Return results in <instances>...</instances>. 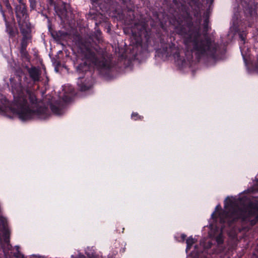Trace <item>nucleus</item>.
I'll list each match as a JSON object with an SVG mask.
<instances>
[{
  "mask_svg": "<svg viewBox=\"0 0 258 258\" xmlns=\"http://www.w3.org/2000/svg\"><path fill=\"white\" fill-rule=\"evenodd\" d=\"M192 14L194 19L189 12V8L181 5V12L176 19L174 28L176 33L183 38L185 45L192 44V48L189 52L191 54L189 58H192V53L195 52L198 59L205 55L213 59H217L221 54L220 46L208 36V32L211 29L209 26V12L206 11L203 15V38L201 37L202 15L200 8L198 7L194 9Z\"/></svg>",
  "mask_w": 258,
  "mask_h": 258,
  "instance_id": "1",
  "label": "nucleus"
},
{
  "mask_svg": "<svg viewBox=\"0 0 258 258\" xmlns=\"http://www.w3.org/2000/svg\"><path fill=\"white\" fill-rule=\"evenodd\" d=\"M12 93L14 101L10 108L21 120L46 119L49 117L48 108L39 106L36 96L21 83L12 86Z\"/></svg>",
  "mask_w": 258,
  "mask_h": 258,
  "instance_id": "2",
  "label": "nucleus"
},
{
  "mask_svg": "<svg viewBox=\"0 0 258 258\" xmlns=\"http://www.w3.org/2000/svg\"><path fill=\"white\" fill-rule=\"evenodd\" d=\"M101 41L102 32L97 30L88 37L82 38L80 47L85 58L94 64L100 73L104 76L110 77L114 65L111 58L99 45Z\"/></svg>",
  "mask_w": 258,
  "mask_h": 258,
  "instance_id": "3",
  "label": "nucleus"
},
{
  "mask_svg": "<svg viewBox=\"0 0 258 258\" xmlns=\"http://www.w3.org/2000/svg\"><path fill=\"white\" fill-rule=\"evenodd\" d=\"M225 210L218 214L221 224H226L229 227L235 226L237 222H249L251 226L258 223V204L250 202L240 207L235 201L227 197L224 202Z\"/></svg>",
  "mask_w": 258,
  "mask_h": 258,
  "instance_id": "4",
  "label": "nucleus"
},
{
  "mask_svg": "<svg viewBox=\"0 0 258 258\" xmlns=\"http://www.w3.org/2000/svg\"><path fill=\"white\" fill-rule=\"evenodd\" d=\"M133 38L136 46H142L144 39L149 42L151 32L143 25L136 24L131 29Z\"/></svg>",
  "mask_w": 258,
  "mask_h": 258,
  "instance_id": "5",
  "label": "nucleus"
},
{
  "mask_svg": "<svg viewBox=\"0 0 258 258\" xmlns=\"http://www.w3.org/2000/svg\"><path fill=\"white\" fill-rule=\"evenodd\" d=\"M91 4L97 12H89L88 14V19L97 20L99 16L98 11L102 12L107 11L109 8V4L105 0H91Z\"/></svg>",
  "mask_w": 258,
  "mask_h": 258,
  "instance_id": "6",
  "label": "nucleus"
},
{
  "mask_svg": "<svg viewBox=\"0 0 258 258\" xmlns=\"http://www.w3.org/2000/svg\"><path fill=\"white\" fill-rule=\"evenodd\" d=\"M162 53L166 57L172 56L175 60L183 61L184 59L180 55V49L174 43L166 44L162 47Z\"/></svg>",
  "mask_w": 258,
  "mask_h": 258,
  "instance_id": "7",
  "label": "nucleus"
},
{
  "mask_svg": "<svg viewBox=\"0 0 258 258\" xmlns=\"http://www.w3.org/2000/svg\"><path fill=\"white\" fill-rule=\"evenodd\" d=\"M242 9L243 12L247 19V21L244 24V28L236 27L235 28V31L238 33L240 40L243 42V44H244L246 39V36L248 33L247 31L246 30V27H251L252 26V23L250 21V20L254 12V7H253V12L251 15L246 14L243 7H242Z\"/></svg>",
  "mask_w": 258,
  "mask_h": 258,
  "instance_id": "8",
  "label": "nucleus"
},
{
  "mask_svg": "<svg viewBox=\"0 0 258 258\" xmlns=\"http://www.w3.org/2000/svg\"><path fill=\"white\" fill-rule=\"evenodd\" d=\"M19 4L15 6V11L17 22H21L24 20H27L29 17L27 12V6L22 2V0H19Z\"/></svg>",
  "mask_w": 258,
  "mask_h": 258,
  "instance_id": "9",
  "label": "nucleus"
},
{
  "mask_svg": "<svg viewBox=\"0 0 258 258\" xmlns=\"http://www.w3.org/2000/svg\"><path fill=\"white\" fill-rule=\"evenodd\" d=\"M27 70L30 78L33 82L32 85L40 81L41 71L39 68L32 66L30 68L27 67Z\"/></svg>",
  "mask_w": 258,
  "mask_h": 258,
  "instance_id": "10",
  "label": "nucleus"
},
{
  "mask_svg": "<svg viewBox=\"0 0 258 258\" xmlns=\"http://www.w3.org/2000/svg\"><path fill=\"white\" fill-rule=\"evenodd\" d=\"M236 2L240 4L246 14L251 15L253 12V7L257 4V0H236Z\"/></svg>",
  "mask_w": 258,
  "mask_h": 258,
  "instance_id": "11",
  "label": "nucleus"
},
{
  "mask_svg": "<svg viewBox=\"0 0 258 258\" xmlns=\"http://www.w3.org/2000/svg\"><path fill=\"white\" fill-rule=\"evenodd\" d=\"M18 23L20 32L23 36L22 37L31 38L30 33L31 29L30 24L28 23L27 20L18 22Z\"/></svg>",
  "mask_w": 258,
  "mask_h": 258,
  "instance_id": "12",
  "label": "nucleus"
},
{
  "mask_svg": "<svg viewBox=\"0 0 258 258\" xmlns=\"http://www.w3.org/2000/svg\"><path fill=\"white\" fill-rule=\"evenodd\" d=\"M77 85L80 91H86L89 90L92 86L91 80L84 79V77H79L77 81Z\"/></svg>",
  "mask_w": 258,
  "mask_h": 258,
  "instance_id": "13",
  "label": "nucleus"
},
{
  "mask_svg": "<svg viewBox=\"0 0 258 258\" xmlns=\"http://www.w3.org/2000/svg\"><path fill=\"white\" fill-rule=\"evenodd\" d=\"M4 20L6 22V32L8 34L10 38H14L18 34L17 29L8 22L6 19Z\"/></svg>",
  "mask_w": 258,
  "mask_h": 258,
  "instance_id": "14",
  "label": "nucleus"
},
{
  "mask_svg": "<svg viewBox=\"0 0 258 258\" xmlns=\"http://www.w3.org/2000/svg\"><path fill=\"white\" fill-rule=\"evenodd\" d=\"M90 66L86 61H83L76 67L77 72L79 74L87 73L89 72Z\"/></svg>",
  "mask_w": 258,
  "mask_h": 258,
  "instance_id": "15",
  "label": "nucleus"
},
{
  "mask_svg": "<svg viewBox=\"0 0 258 258\" xmlns=\"http://www.w3.org/2000/svg\"><path fill=\"white\" fill-rule=\"evenodd\" d=\"M3 231L4 242L7 244V250H9L12 247V245L10 243V231L8 228L3 229Z\"/></svg>",
  "mask_w": 258,
  "mask_h": 258,
  "instance_id": "16",
  "label": "nucleus"
},
{
  "mask_svg": "<svg viewBox=\"0 0 258 258\" xmlns=\"http://www.w3.org/2000/svg\"><path fill=\"white\" fill-rule=\"evenodd\" d=\"M50 107L51 111L54 114L60 115L61 113L62 109L59 107L52 104L50 105Z\"/></svg>",
  "mask_w": 258,
  "mask_h": 258,
  "instance_id": "17",
  "label": "nucleus"
},
{
  "mask_svg": "<svg viewBox=\"0 0 258 258\" xmlns=\"http://www.w3.org/2000/svg\"><path fill=\"white\" fill-rule=\"evenodd\" d=\"M31 38H25L22 37L20 49H27V47L28 45V40L30 39Z\"/></svg>",
  "mask_w": 258,
  "mask_h": 258,
  "instance_id": "18",
  "label": "nucleus"
},
{
  "mask_svg": "<svg viewBox=\"0 0 258 258\" xmlns=\"http://www.w3.org/2000/svg\"><path fill=\"white\" fill-rule=\"evenodd\" d=\"M195 243V240L194 239L191 237H188L186 240V251H188L190 250L191 246Z\"/></svg>",
  "mask_w": 258,
  "mask_h": 258,
  "instance_id": "19",
  "label": "nucleus"
},
{
  "mask_svg": "<svg viewBox=\"0 0 258 258\" xmlns=\"http://www.w3.org/2000/svg\"><path fill=\"white\" fill-rule=\"evenodd\" d=\"M0 225L2 226L3 229L8 228L7 220L3 216H0Z\"/></svg>",
  "mask_w": 258,
  "mask_h": 258,
  "instance_id": "20",
  "label": "nucleus"
},
{
  "mask_svg": "<svg viewBox=\"0 0 258 258\" xmlns=\"http://www.w3.org/2000/svg\"><path fill=\"white\" fill-rule=\"evenodd\" d=\"M56 12L57 13V15L59 17L61 16H64L67 14V10L63 8V9H56Z\"/></svg>",
  "mask_w": 258,
  "mask_h": 258,
  "instance_id": "21",
  "label": "nucleus"
},
{
  "mask_svg": "<svg viewBox=\"0 0 258 258\" xmlns=\"http://www.w3.org/2000/svg\"><path fill=\"white\" fill-rule=\"evenodd\" d=\"M131 117L134 120H142L144 118L143 116L140 115L137 112H133Z\"/></svg>",
  "mask_w": 258,
  "mask_h": 258,
  "instance_id": "22",
  "label": "nucleus"
},
{
  "mask_svg": "<svg viewBox=\"0 0 258 258\" xmlns=\"http://www.w3.org/2000/svg\"><path fill=\"white\" fill-rule=\"evenodd\" d=\"M4 4L9 13H13L12 8L9 2V0H2Z\"/></svg>",
  "mask_w": 258,
  "mask_h": 258,
  "instance_id": "23",
  "label": "nucleus"
},
{
  "mask_svg": "<svg viewBox=\"0 0 258 258\" xmlns=\"http://www.w3.org/2000/svg\"><path fill=\"white\" fill-rule=\"evenodd\" d=\"M20 53L22 58L27 59L29 57V54L27 49H19Z\"/></svg>",
  "mask_w": 258,
  "mask_h": 258,
  "instance_id": "24",
  "label": "nucleus"
},
{
  "mask_svg": "<svg viewBox=\"0 0 258 258\" xmlns=\"http://www.w3.org/2000/svg\"><path fill=\"white\" fill-rule=\"evenodd\" d=\"M220 209H221V207L220 205H218L215 208V211L214 212H213L211 215V217H212V219H217V214H216V212H218Z\"/></svg>",
  "mask_w": 258,
  "mask_h": 258,
  "instance_id": "25",
  "label": "nucleus"
},
{
  "mask_svg": "<svg viewBox=\"0 0 258 258\" xmlns=\"http://www.w3.org/2000/svg\"><path fill=\"white\" fill-rule=\"evenodd\" d=\"M30 3V7L31 10H34L36 7V0H29Z\"/></svg>",
  "mask_w": 258,
  "mask_h": 258,
  "instance_id": "26",
  "label": "nucleus"
},
{
  "mask_svg": "<svg viewBox=\"0 0 258 258\" xmlns=\"http://www.w3.org/2000/svg\"><path fill=\"white\" fill-rule=\"evenodd\" d=\"M14 256L17 258H25L24 255L19 250L15 252Z\"/></svg>",
  "mask_w": 258,
  "mask_h": 258,
  "instance_id": "27",
  "label": "nucleus"
},
{
  "mask_svg": "<svg viewBox=\"0 0 258 258\" xmlns=\"http://www.w3.org/2000/svg\"><path fill=\"white\" fill-rule=\"evenodd\" d=\"M252 258H258V245L253 252Z\"/></svg>",
  "mask_w": 258,
  "mask_h": 258,
  "instance_id": "28",
  "label": "nucleus"
},
{
  "mask_svg": "<svg viewBox=\"0 0 258 258\" xmlns=\"http://www.w3.org/2000/svg\"><path fill=\"white\" fill-rule=\"evenodd\" d=\"M216 241L217 243L219 244H222L224 241L223 239H222V237L220 235L217 236V237L216 238Z\"/></svg>",
  "mask_w": 258,
  "mask_h": 258,
  "instance_id": "29",
  "label": "nucleus"
},
{
  "mask_svg": "<svg viewBox=\"0 0 258 258\" xmlns=\"http://www.w3.org/2000/svg\"><path fill=\"white\" fill-rule=\"evenodd\" d=\"M62 100L65 102H69L71 101V98L70 97L64 96L62 98Z\"/></svg>",
  "mask_w": 258,
  "mask_h": 258,
  "instance_id": "30",
  "label": "nucleus"
},
{
  "mask_svg": "<svg viewBox=\"0 0 258 258\" xmlns=\"http://www.w3.org/2000/svg\"><path fill=\"white\" fill-rule=\"evenodd\" d=\"M67 35V33L66 32H62V31H58L57 33H56V36L57 37H59L60 36H66Z\"/></svg>",
  "mask_w": 258,
  "mask_h": 258,
  "instance_id": "31",
  "label": "nucleus"
},
{
  "mask_svg": "<svg viewBox=\"0 0 258 258\" xmlns=\"http://www.w3.org/2000/svg\"><path fill=\"white\" fill-rule=\"evenodd\" d=\"M0 12L2 14L4 19H6V16H5V12L3 10V7H2V6L1 3H0Z\"/></svg>",
  "mask_w": 258,
  "mask_h": 258,
  "instance_id": "32",
  "label": "nucleus"
},
{
  "mask_svg": "<svg viewBox=\"0 0 258 258\" xmlns=\"http://www.w3.org/2000/svg\"><path fill=\"white\" fill-rule=\"evenodd\" d=\"M0 244H1V248L3 249V252L4 253H5L6 252V248H5V244L3 243V242H2L1 238H0Z\"/></svg>",
  "mask_w": 258,
  "mask_h": 258,
  "instance_id": "33",
  "label": "nucleus"
},
{
  "mask_svg": "<svg viewBox=\"0 0 258 258\" xmlns=\"http://www.w3.org/2000/svg\"><path fill=\"white\" fill-rule=\"evenodd\" d=\"M47 2L49 6H52L55 4L54 0H47Z\"/></svg>",
  "mask_w": 258,
  "mask_h": 258,
  "instance_id": "34",
  "label": "nucleus"
},
{
  "mask_svg": "<svg viewBox=\"0 0 258 258\" xmlns=\"http://www.w3.org/2000/svg\"><path fill=\"white\" fill-rule=\"evenodd\" d=\"M186 237V235L185 234H183V233L181 234V235L180 236L181 241L182 242H183L185 240Z\"/></svg>",
  "mask_w": 258,
  "mask_h": 258,
  "instance_id": "35",
  "label": "nucleus"
},
{
  "mask_svg": "<svg viewBox=\"0 0 258 258\" xmlns=\"http://www.w3.org/2000/svg\"><path fill=\"white\" fill-rule=\"evenodd\" d=\"M128 12H131L132 13V16L131 17L130 20H133L135 19L134 12L132 11V9H130Z\"/></svg>",
  "mask_w": 258,
  "mask_h": 258,
  "instance_id": "36",
  "label": "nucleus"
},
{
  "mask_svg": "<svg viewBox=\"0 0 258 258\" xmlns=\"http://www.w3.org/2000/svg\"><path fill=\"white\" fill-rule=\"evenodd\" d=\"M120 2L121 4L123 5V6H125L126 1L125 0H120Z\"/></svg>",
  "mask_w": 258,
  "mask_h": 258,
  "instance_id": "37",
  "label": "nucleus"
},
{
  "mask_svg": "<svg viewBox=\"0 0 258 258\" xmlns=\"http://www.w3.org/2000/svg\"><path fill=\"white\" fill-rule=\"evenodd\" d=\"M41 14H42V15L43 16H44L45 18H46V19H48V18H49V17H48V16H47L46 14H44V13H41Z\"/></svg>",
  "mask_w": 258,
  "mask_h": 258,
  "instance_id": "38",
  "label": "nucleus"
},
{
  "mask_svg": "<svg viewBox=\"0 0 258 258\" xmlns=\"http://www.w3.org/2000/svg\"><path fill=\"white\" fill-rule=\"evenodd\" d=\"M15 248L16 249V251H17L18 250H19V246H16Z\"/></svg>",
  "mask_w": 258,
  "mask_h": 258,
  "instance_id": "39",
  "label": "nucleus"
},
{
  "mask_svg": "<svg viewBox=\"0 0 258 258\" xmlns=\"http://www.w3.org/2000/svg\"><path fill=\"white\" fill-rule=\"evenodd\" d=\"M32 85H31L30 86H29V85L28 84V87H31Z\"/></svg>",
  "mask_w": 258,
  "mask_h": 258,
  "instance_id": "40",
  "label": "nucleus"
},
{
  "mask_svg": "<svg viewBox=\"0 0 258 258\" xmlns=\"http://www.w3.org/2000/svg\"><path fill=\"white\" fill-rule=\"evenodd\" d=\"M243 59H244V60H245V57H244L243 55Z\"/></svg>",
  "mask_w": 258,
  "mask_h": 258,
  "instance_id": "41",
  "label": "nucleus"
}]
</instances>
